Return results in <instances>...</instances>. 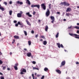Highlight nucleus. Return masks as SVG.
<instances>
[{
    "mask_svg": "<svg viewBox=\"0 0 79 79\" xmlns=\"http://www.w3.org/2000/svg\"><path fill=\"white\" fill-rule=\"evenodd\" d=\"M61 5H64V6H69V4L68 2H61L60 3Z\"/></svg>",
    "mask_w": 79,
    "mask_h": 79,
    "instance_id": "1",
    "label": "nucleus"
},
{
    "mask_svg": "<svg viewBox=\"0 0 79 79\" xmlns=\"http://www.w3.org/2000/svg\"><path fill=\"white\" fill-rule=\"evenodd\" d=\"M69 34L72 37H74L75 36V37L76 39H79V35H78L76 34H73V33H69Z\"/></svg>",
    "mask_w": 79,
    "mask_h": 79,
    "instance_id": "2",
    "label": "nucleus"
},
{
    "mask_svg": "<svg viewBox=\"0 0 79 79\" xmlns=\"http://www.w3.org/2000/svg\"><path fill=\"white\" fill-rule=\"evenodd\" d=\"M56 45L58 46L59 48H60L61 47V48H64V46H63V44H61L60 45V44L59 43H56Z\"/></svg>",
    "mask_w": 79,
    "mask_h": 79,
    "instance_id": "3",
    "label": "nucleus"
},
{
    "mask_svg": "<svg viewBox=\"0 0 79 79\" xmlns=\"http://www.w3.org/2000/svg\"><path fill=\"white\" fill-rule=\"evenodd\" d=\"M41 7L44 10H46V6H45V3H43L41 5Z\"/></svg>",
    "mask_w": 79,
    "mask_h": 79,
    "instance_id": "4",
    "label": "nucleus"
},
{
    "mask_svg": "<svg viewBox=\"0 0 79 79\" xmlns=\"http://www.w3.org/2000/svg\"><path fill=\"white\" fill-rule=\"evenodd\" d=\"M50 10L49 9L47 10V11L46 13V16L48 17L50 15Z\"/></svg>",
    "mask_w": 79,
    "mask_h": 79,
    "instance_id": "5",
    "label": "nucleus"
},
{
    "mask_svg": "<svg viewBox=\"0 0 79 79\" xmlns=\"http://www.w3.org/2000/svg\"><path fill=\"white\" fill-rule=\"evenodd\" d=\"M21 71V73H20V74H24V73H26L27 71H26V69H23L22 71H21V70H20Z\"/></svg>",
    "mask_w": 79,
    "mask_h": 79,
    "instance_id": "6",
    "label": "nucleus"
},
{
    "mask_svg": "<svg viewBox=\"0 0 79 79\" xmlns=\"http://www.w3.org/2000/svg\"><path fill=\"white\" fill-rule=\"evenodd\" d=\"M65 63H66V62L65 61V60L63 61L61 63V64L60 65V67H62V66H64V64H65Z\"/></svg>",
    "mask_w": 79,
    "mask_h": 79,
    "instance_id": "7",
    "label": "nucleus"
},
{
    "mask_svg": "<svg viewBox=\"0 0 79 79\" xmlns=\"http://www.w3.org/2000/svg\"><path fill=\"white\" fill-rule=\"evenodd\" d=\"M18 24H19V25L21 26L20 27H24V25H23V23L18 22Z\"/></svg>",
    "mask_w": 79,
    "mask_h": 79,
    "instance_id": "8",
    "label": "nucleus"
},
{
    "mask_svg": "<svg viewBox=\"0 0 79 79\" xmlns=\"http://www.w3.org/2000/svg\"><path fill=\"white\" fill-rule=\"evenodd\" d=\"M26 22L27 23V24L28 25H29V26H31V23L28 21L27 19H26Z\"/></svg>",
    "mask_w": 79,
    "mask_h": 79,
    "instance_id": "9",
    "label": "nucleus"
},
{
    "mask_svg": "<svg viewBox=\"0 0 79 79\" xmlns=\"http://www.w3.org/2000/svg\"><path fill=\"white\" fill-rule=\"evenodd\" d=\"M56 73H58L59 74H61V72L60 71V70L59 69L56 70Z\"/></svg>",
    "mask_w": 79,
    "mask_h": 79,
    "instance_id": "10",
    "label": "nucleus"
},
{
    "mask_svg": "<svg viewBox=\"0 0 79 79\" xmlns=\"http://www.w3.org/2000/svg\"><path fill=\"white\" fill-rule=\"evenodd\" d=\"M17 16L18 18H21L22 16V15H21V14H20V13H19L17 14Z\"/></svg>",
    "mask_w": 79,
    "mask_h": 79,
    "instance_id": "11",
    "label": "nucleus"
},
{
    "mask_svg": "<svg viewBox=\"0 0 79 79\" xmlns=\"http://www.w3.org/2000/svg\"><path fill=\"white\" fill-rule=\"evenodd\" d=\"M26 15H27V16H29V17H32V15L30 14V12L27 13H26Z\"/></svg>",
    "mask_w": 79,
    "mask_h": 79,
    "instance_id": "12",
    "label": "nucleus"
},
{
    "mask_svg": "<svg viewBox=\"0 0 79 79\" xmlns=\"http://www.w3.org/2000/svg\"><path fill=\"white\" fill-rule=\"evenodd\" d=\"M71 9L70 8H68L66 10V12H68V11H71Z\"/></svg>",
    "mask_w": 79,
    "mask_h": 79,
    "instance_id": "13",
    "label": "nucleus"
},
{
    "mask_svg": "<svg viewBox=\"0 0 79 79\" xmlns=\"http://www.w3.org/2000/svg\"><path fill=\"white\" fill-rule=\"evenodd\" d=\"M26 3L28 5H31V2H30V1H29V0H27Z\"/></svg>",
    "mask_w": 79,
    "mask_h": 79,
    "instance_id": "14",
    "label": "nucleus"
},
{
    "mask_svg": "<svg viewBox=\"0 0 79 79\" xmlns=\"http://www.w3.org/2000/svg\"><path fill=\"white\" fill-rule=\"evenodd\" d=\"M0 10H1L2 11H5V8L2 7V6H0Z\"/></svg>",
    "mask_w": 79,
    "mask_h": 79,
    "instance_id": "15",
    "label": "nucleus"
},
{
    "mask_svg": "<svg viewBox=\"0 0 79 79\" xmlns=\"http://www.w3.org/2000/svg\"><path fill=\"white\" fill-rule=\"evenodd\" d=\"M48 26L46 25L45 27V31L46 32H47V31H48Z\"/></svg>",
    "mask_w": 79,
    "mask_h": 79,
    "instance_id": "16",
    "label": "nucleus"
},
{
    "mask_svg": "<svg viewBox=\"0 0 79 79\" xmlns=\"http://www.w3.org/2000/svg\"><path fill=\"white\" fill-rule=\"evenodd\" d=\"M14 37L15 39H19V37L17 36V35H15L14 36Z\"/></svg>",
    "mask_w": 79,
    "mask_h": 79,
    "instance_id": "17",
    "label": "nucleus"
},
{
    "mask_svg": "<svg viewBox=\"0 0 79 79\" xmlns=\"http://www.w3.org/2000/svg\"><path fill=\"white\" fill-rule=\"evenodd\" d=\"M17 3V4H20V5H23V3L22 2H20L19 1H18Z\"/></svg>",
    "mask_w": 79,
    "mask_h": 79,
    "instance_id": "18",
    "label": "nucleus"
},
{
    "mask_svg": "<svg viewBox=\"0 0 79 79\" xmlns=\"http://www.w3.org/2000/svg\"><path fill=\"white\" fill-rule=\"evenodd\" d=\"M47 44V41H43V44L44 45H46Z\"/></svg>",
    "mask_w": 79,
    "mask_h": 79,
    "instance_id": "19",
    "label": "nucleus"
},
{
    "mask_svg": "<svg viewBox=\"0 0 79 79\" xmlns=\"http://www.w3.org/2000/svg\"><path fill=\"white\" fill-rule=\"evenodd\" d=\"M27 55L28 57H30L31 56V53H27Z\"/></svg>",
    "mask_w": 79,
    "mask_h": 79,
    "instance_id": "20",
    "label": "nucleus"
},
{
    "mask_svg": "<svg viewBox=\"0 0 79 79\" xmlns=\"http://www.w3.org/2000/svg\"><path fill=\"white\" fill-rule=\"evenodd\" d=\"M2 67L3 68L2 70H5V69H6V66H3V65H2Z\"/></svg>",
    "mask_w": 79,
    "mask_h": 79,
    "instance_id": "21",
    "label": "nucleus"
},
{
    "mask_svg": "<svg viewBox=\"0 0 79 79\" xmlns=\"http://www.w3.org/2000/svg\"><path fill=\"white\" fill-rule=\"evenodd\" d=\"M50 18L51 20H55V17H54L51 16Z\"/></svg>",
    "mask_w": 79,
    "mask_h": 79,
    "instance_id": "22",
    "label": "nucleus"
},
{
    "mask_svg": "<svg viewBox=\"0 0 79 79\" xmlns=\"http://www.w3.org/2000/svg\"><path fill=\"white\" fill-rule=\"evenodd\" d=\"M44 71L47 72L48 71V68H45L44 69Z\"/></svg>",
    "mask_w": 79,
    "mask_h": 79,
    "instance_id": "23",
    "label": "nucleus"
},
{
    "mask_svg": "<svg viewBox=\"0 0 79 79\" xmlns=\"http://www.w3.org/2000/svg\"><path fill=\"white\" fill-rule=\"evenodd\" d=\"M23 32H24V34H25V35H26V36L27 35V32L26 31H23Z\"/></svg>",
    "mask_w": 79,
    "mask_h": 79,
    "instance_id": "24",
    "label": "nucleus"
},
{
    "mask_svg": "<svg viewBox=\"0 0 79 79\" xmlns=\"http://www.w3.org/2000/svg\"><path fill=\"white\" fill-rule=\"evenodd\" d=\"M28 42L29 45H31V43H32V42H31V41L30 40L28 41Z\"/></svg>",
    "mask_w": 79,
    "mask_h": 79,
    "instance_id": "25",
    "label": "nucleus"
},
{
    "mask_svg": "<svg viewBox=\"0 0 79 79\" xmlns=\"http://www.w3.org/2000/svg\"><path fill=\"white\" fill-rule=\"evenodd\" d=\"M14 68L15 69V70H18V67L17 66H14Z\"/></svg>",
    "mask_w": 79,
    "mask_h": 79,
    "instance_id": "26",
    "label": "nucleus"
},
{
    "mask_svg": "<svg viewBox=\"0 0 79 79\" xmlns=\"http://www.w3.org/2000/svg\"><path fill=\"white\" fill-rule=\"evenodd\" d=\"M58 36H59V32H58L56 35V38H58Z\"/></svg>",
    "mask_w": 79,
    "mask_h": 79,
    "instance_id": "27",
    "label": "nucleus"
},
{
    "mask_svg": "<svg viewBox=\"0 0 79 79\" xmlns=\"http://www.w3.org/2000/svg\"><path fill=\"white\" fill-rule=\"evenodd\" d=\"M40 38H42V39H45V37L44 36V35H42L40 37Z\"/></svg>",
    "mask_w": 79,
    "mask_h": 79,
    "instance_id": "28",
    "label": "nucleus"
},
{
    "mask_svg": "<svg viewBox=\"0 0 79 79\" xmlns=\"http://www.w3.org/2000/svg\"><path fill=\"white\" fill-rule=\"evenodd\" d=\"M35 7H37L39 9L40 8V5H35Z\"/></svg>",
    "mask_w": 79,
    "mask_h": 79,
    "instance_id": "29",
    "label": "nucleus"
},
{
    "mask_svg": "<svg viewBox=\"0 0 79 79\" xmlns=\"http://www.w3.org/2000/svg\"><path fill=\"white\" fill-rule=\"evenodd\" d=\"M12 13H13V11L12 10H10L9 11V15H12Z\"/></svg>",
    "mask_w": 79,
    "mask_h": 79,
    "instance_id": "30",
    "label": "nucleus"
},
{
    "mask_svg": "<svg viewBox=\"0 0 79 79\" xmlns=\"http://www.w3.org/2000/svg\"><path fill=\"white\" fill-rule=\"evenodd\" d=\"M33 69H37V70H39V68H36L35 67H33Z\"/></svg>",
    "mask_w": 79,
    "mask_h": 79,
    "instance_id": "31",
    "label": "nucleus"
},
{
    "mask_svg": "<svg viewBox=\"0 0 79 79\" xmlns=\"http://www.w3.org/2000/svg\"><path fill=\"white\" fill-rule=\"evenodd\" d=\"M52 7V4H50L49 5V9H51V7Z\"/></svg>",
    "mask_w": 79,
    "mask_h": 79,
    "instance_id": "32",
    "label": "nucleus"
},
{
    "mask_svg": "<svg viewBox=\"0 0 79 79\" xmlns=\"http://www.w3.org/2000/svg\"><path fill=\"white\" fill-rule=\"evenodd\" d=\"M36 6H35V5H32L31 6V8H33V7H35Z\"/></svg>",
    "mask_w": 79,
    "mask_h": 79,
    "instance_id": "33",
    "label": "nucleus"
},
{
    "mask_svg": "<svg viewBox=\"0 0 79 79\" xmlns=\"http://www.w3.org/2000/svg\"><path fill=\"white\" fill-rule=\"evenodd\" d=\"M74 28H75V29H79V27H74Z\"/></svg>",
    "mask_w": 79,
    "mask_h": 79,
    "instance_id": "34",
    "label": "nucleus"
},
{
    "mask_svg": "<svg viewBox=\"0 0 79 79\" xmlns=\"http://www.w3.org/2000/svg\"><path fill=\"white\" fill-rule=\"evenodd\" d=\"M66 15L67 16H69V15H70V14L69 13H66Z\"/></svg>",
    "mask_w": 79,
    "mask_h": 79,
    "instance_id": "35",
    "label": "nucleus"
},
{
    "mask_svg": "<svg viewBox=\"0 0 79 79\" xmlns=\"http://www.w3.org/2000/svg\"><path fill=\"white\" fill-rule=\"evenodd\" d=\"M3 4L5 5H7L8 3L6 2H3Z\"/></svg>",
    "mask_w": 79,
    "mask_h": 79,
    "instance_id": "36",
    "label": "nucleus"
},
{
    "mask_svg": "<svg viewBox=\"0 0 79 79\" xmlns=\"http://www.w3.org/2000/svg\"><path fill=\"white\" fill-rule=\"evenodd\" d=\"M18 24H18V23H16L15 25L16 27H18Z\"/></svg>",
    "mask_w": 79,
    "mask_h": 79,
    "instance_id": "37",
    "label": "nucleus"
},
{
    "mask_svg": "<svg viewBox=\"0 0 79 79\" xmlns=\"http://www.w3.org/2000/svg\"><path fill=\"white\" fill-rule=\"evenodd\" d=\"M15 66H18V65H19V64H18V63H16L15 64Z\"/></svg>",
    "mask_w": 79,
    "mask_h": 79,
    "instance_id": "38",
    "label": "nucleus"
},
{
    "mask_svg": "<svg viewBox=\"0 0 79 79\" xmlns=\"http://www.w3.org/2000/svg\"><path fill=\"white\" fill-rule=\"evenodd\" d=\"M35 13H36V12L35 11H34L33 13V15H35Z\"/></svg>",
    "mask_w": 79,
    "mask_h": 79,
    "instance_id": "39",
    "label": "nucleus"
},
{
    "mask_svg": "<svg viewBox=\"0 0 79 79\" xmlns=\"http://www.w3.org/2000/svg\"><path fill=\"white\" fill-rule=\"evenodd\" d=\"M32 63H33V64H35V63H36V62H35V61H33L32 62Z\"/></svg>",
    "mask_w": 79,
    "mask_h": 79,
    "instance_id": "40",
    "label": "nucleus"
},
{
    "mask_svg": "<svg viewBox=\"0 0 79 79\" xmlns=\"http://www.w3.org/2000/svg\"><path fill=\"white\" fill-rule=\"evenodd\" d=\"M3 64V61L0 60V64Z\"/></svg>",
    "mask_w": 79,
    "mask_h": 79,
    "instance_id": "41",
    "label": "nucleus"
},
{
    "mask_svg": "<svg viewBox=\"0 0 79 79\" xmlns=\"http://www.w3.org/2000/svg\"><path fill=\"white\" fill-rule=\"evenodd\" d=\"M39 36V35L38 34H37V35H35V38H37V37H38V36Z\"/></svg>",
    "mask_w": 79,
    "mask_h": 79,
    "instance_id": "42",
    "label": "nucleus"
},
{
    "mask_svg": "<svg viewBox=\"0 0 79 79\" xmlns=\"http://www.w3.org/2000/svg\"><path fill=\"white\" fill-rule=\"evenodd\" d=\"M44 77H45V76H43L41 77V79H44Z\"/></svg>",
    "mask_w": 79,
    "mask_h": 79,
    "instance_id": "43",
    "label": "nucleus"
},
{
    "mask_svg": "<svg viewBox=\"0 0 79 79\" xmlns=\"http://www.w3.org/2000/svg\"><path fill=\"white\" fill-rule=\"evenodd\" d=\"M15 42V40H13V42H12V44H14Z\"/></svg>",
    "mask_w": 79,
    "mask_h": 79,
    "instance_id": "44",
    "label": "nucleus"
},
{
    "mask_svg": "<svg viewBox=\"0 0 79 79\" xmlns=\"http://www.w3.org/2000/svg\"><path fill=\"white\" fill-rule=\"evenodd\" d=\"M72 26H71L70 27H68V29H71V28H72Z\"/></svg>",
    "mask_w": 79,
    "mask_h": 79,
    "instance_id": "45",
    "label": "nucleus"
},
{
    "mask_svg": "<svg viewBox=\"0 0 79 79\" xmlns=\"http://www.w3.org/2000/svg\"><path fill=\"white\" fill-rule=\"evenodd\" d=\"M31 33L32 34H34V30H32V31H31Z\"/></svg>",
    "mask_w": 79,
    "mask_h": 79,
    "instance_id": "46",
    "label": "nucleus"
},
{
    "mask_svg": "<svg viewBox=\"0 0 79 79\" xmlns=\"http://www.w3.org/2000/svg\"><path fill=\"white\" fill-rule=\"evenodd\" d=\"M54 21H55V20H52V23H53H53H54Z\"/></svg>",
    "mask_w": 79,
    "mask_h": 79,
    "instance_id": "47",
    "label": "nucleus"
},
{
    "mask_svg": "<svg viewBox=\"0 0 79 79\" xmlns=\"http://www.w3.org/2000/svg\"><path fill=\"white\" fill-rule=\"evenodd\" d=\"M14 23H17V21H16V20H14Z\"/></svg>",
    "mask_w": 79,
    "mask_h": 79,
    "instance_id": "48",
    "label": "nucleus"
},
{
    "mask_svg": "<svg viewBox=\"0 0 79 79\" xmlns=\"http://www.w3.org/2000/svg\"><path fill=\"white\" fill-rule=\"evenodd\" d=\"M1 79H4V77H1Z\"/></svg>",
    "mask_w": 79,
    "mask_h": 79,
    "instance_id": "49",
    "label": "nucleus"
},
{
    "mask_svg": "<svg viewBox=\"0 0 79 79\" xmlns=\"http://www.w3.org/2000/svg\"><path fill=\"white\" fill-rule=\"evenodd\" d=\"M7 70H8V71H10V68H7Z\"/></svg>",
    "mask_w": 79,
    "mask_h": 79,
    "instance_id": "50",
    "label": "nucleus"
},
{
    "mask_svg": "<svg viewBox=\"0 0 79 79\" xmlns=\"http://www.w3.org/2000/svg\"><path fill=\"white\" fill-rule=\"evenodd\" d=\"M9 3L10 4V5L11 4H12V1H10V2H9Z\"/></svg>",
    "mask_w": 79,
    "mask_h": 79,
    "instance_id": "51",
    "label": "nucleus"
},
{
    "mask_svg": "<svg viewBox=\"0 0 79 79\" xmlns=\"http://www.w3.org/2000/svg\"><path fill=\"white\" fill-rule=\"evenodd\" d=\"M77 34H79V30H77Z\"/></svg>",
    "mask_w": 79,
    "mask_h": 79,
    "instance_id": "52",
    "label": "nucleus"
},
{
    "mask_svg": "<svg viewBox=\"0 0 79 79\" xmlns=\"http://www.w3.org/2000/svg\"><path fill=\"white\" fill-rule=\"evenodd\" d=\"M76 64H79V62H76Z\"/></svg>",
    "mask_w": 79,
    "mask_h": 79,
    "instance_id": "53",
    "label": "nucleus"
},
{
    "mask_svg": "<svg viewBox=\"0 0 79 79\" xmlns=\"http://www.w3.org/2000/svg\"><path fill=\"white\" fill-rule=\"evenodd\" d=\"M70 77H67L66 78V79H70Z\"/></svg>",
    "mask_w": 79,
    "mask_h": 79,
    "instance_id": "54",
    "label": "nucleus"
},
{
    "mask_svg": "<svg viewBox=\"0 0 79 79\" xmlns=\"http://www.w3.org/2000/svg\"><path fill=\"white\" fill-rule=\"evenodd\" d=\"M20 14H21V15H22V14H23V12H22V11H20Z\"/></svg>",
    "mask_w": 79,
    "mask_h": 79,
    "instance_id": "55",
    "label": "nucleus"
},
{
    "mask_svg": "<svg viewBox=\"0 0 79 79\" xmlns=\"http://www.w3.org/2000/svg\"><path fill=\"white\" fill-rule=\"evenodd\" d=\"M57 14H60V12H57Z\"/></svg>",
    "mask_w": 79,
    "mask_h": 79,
    "instance_id": "56",
    "label": "nucleus"
},
{
    "mask_svg": "<svg viewBox=\"0 0 79 79\" xmlns=\"http://www.w3.org/2000/svg\"><path fill=\"white\" fill-rule=\"evenodd\" d=\"M0 75H3V73L1 72H0Z\"/></svg>",
    "mask_w": 79,
    "mask_h": 79,
    "instance_id": "57",
    "label": "nucleus"
},
{
    "mask_svg": "<svg viewBox=\"0 0 79 79\" xmlns=\"http://www.w3.org/2000/svg\"><path fill=\"white\" fill-rule=\"evenodd\" d=\"M40 41H43V40H42V39H41L40 40Z\"/></svg>",
    "mask_w": 79,
    "mask_h": 79,
    "instance_id": "58",
    "label": "nucleus"
},
{
    "mask_svg": "<svg viewBox=\"0 0 79 79\" xmlns=\"http://www.w3.org/2000/svg\"><path fill=\"white\" fill-rule=\"evenodd\" d=\"M10 55H12V52H10Z\"/></svg>",
    "mask_w": 79,
    "mask_h": 79,
    "instance_id": "59",
    "label": "nucleus"
},
{
    "mask_svg": "<svg viewBox=\"0 0 79 79\" xmlns=\"http://www.w3.org/2000/svg\"><path fill=\"white\" fill-rule=\"evenodd\" d=\"M24 50H25V51H27V49L26 48H24Z\"/></svg>",
    "mask_w": 79,
    "mask_h": 79,
    "instance_id": "60",
    "label": "nucleus"
},
{
    "mask_svg": "<svg viewBox=\"0 0 79 79\" xmlns=\"http://www.w3.org/2000/svg\"><path fill=\"white\" fill-rule=\"evenodd\" d=\"M32 76L33 77H34V75L33 74H32Z\"/></svg>",
    "mask_w": 79,
    "mask_h": 79,
    "instance_id": "61",
    "label": "nucleus"
},
{
    "mask_svg": "<svg viewBox=\"0 0 79 79\" xmlns=\"http://www.w3.org/2000/svg\"><path fill=\"white\" fill-rule=\"evenodd\" d=\"M2 55V52H0V55Z\"/></svg>",
    "mask_w": 79,
    "mask_h": 79,
    "instance_id": "62",
    "label": "nucleus"
},
{
    "mask_svg": "<svg viewBox=\"0 0 79 79\" xmlns=\"http://www.w3.org/2000/svg\"><path fill=\"white\" fill-rule=\"evenodd\" d=\"M37 77H39L40 76V75H39V74L37 75Z\"/></svg>",
    "mask_w": 79,
    "mask_h": 79,
    "instance_id": "63",
    "label": "nucleus"
},
{
    "mask_svg": "<svg viewBox=\"0 0 79 79\" xmlns=\"http://www.w3.org/2000/svg\"><path fill=\"white\" fill-rule=\"evenodd\" d=\"M77 25L78 26H79V23H77Z\"/></svg>",
    "mask_w": 79,
    "mask_h": 79,
    "instance_id": "64",
    "label": "nucleus"
}]
</instances>
